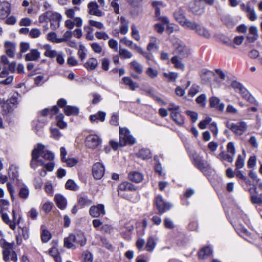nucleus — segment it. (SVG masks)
<instances>
[{
	"instance_id": "obj_32",
	"label": "nucleus",
	"mask_w": 262,
	"mask_h": 262,
	"mask_svg": "<svg viewBox=\"0 0 262 262\" xmlns=\"http://www.w3.org/2000/svg\"><path fill=\"white\" fill-rule=\"evenodd\" d=\"M246 11L248 13L247 16L251 21H255L257 18V16L256 14L254 8H251L249 5H247L246 9Z\"/></svg>"
},
{
	"instance_id": "obj_64",
	"label": "nucleus",
	"mask_w": 262,
	"mask_h": 262,
	"mask_svg": "<svg viewBox=\"0 0 262 262\" xmlns=\"http://www.w3.org/2000/svg\"><path fill=\"white\" fill-rule=\"evenodd\" d=\"M91 47L92 48L93 51L96 53L99 54L102 51V47L98 43H91Z\"/></svg>"
},
{
	"instance_id": "obj_5",
	"label": "nucleus",
	"mask_w": 262,
	"mask_h": 262,
	"mask_svg": "<svg viewBox=\"0 0 262 262\" xmlns=\"http://www.w3.org/2000/svg\"><path fill=\"white\" fill-rule=\"evenodd\" d=\"M155 203L160 214L169 210L172 206L170 204L165 202L161 196L156 198Z\"/></svg>"
},
{
	"instance_id": "obj_12",
	"label": "nucleus",
	"mask_w": 262,
	"mask_h": 262,
	"mask_svg": "<svg viewBox=\"0 0 262 262\" xmlns=\"http://www.w3.org/2000/svg\"><path fill=\"white\" fill-rule=\"evenodd\" d=\"M247 124L244 121H241L237 124H232L230 125L231 129L236 135H242L247 129Z\"/></svg>"
},
{
	"instance_id": "obj_60",
	"label": "nucleus",
	"mask_w": 262,
	"mask_h": 262,
	"mask_svg": "<svg viewBox=\"0 0 262 262\" xmlns=\"http://www.w3.org/2000/svg\"><path fill=\"white\" fill-rule=\"evenodd\" d=\"M146 73L150 78H154L158 76V72L157 70L150 67L146 70Z\"/></svg>"
},
{
	"instance_id": "obj_14",
	"label": "nucleus",
	"mask_w": 262,
	"mask_h": 262,
	"mask_svg": "<svg viewBox=\"0 0 262 262\" xmlns=\"http://www.w3.org/2000/svg\"><path fill=\"white\" fill-rule=\"evenodd\" d=\"M190 9L192 13L201 15L204 12V7L200 1H194L190 4Z\"/></svg>"
},
{
	"instance_id": "obj_11",
	"label": "nucleus",
	"mask_w": 262,
	"mask_h": 262,
	"mask_svg": "<svg viewBox=\"0 0 262 262\" xmlns=\"http://www.w3.org/2000/svg\"><path fill=\"white\" fill-rule=\"evenodd\" d=\"M61 15L56 12L51 13L49 19L51 23L50 27L52 30H56L59 27L61 19Z\"/></svg>"
},
{
	"instance_id": "obj_13",
	"label": "nucleus",
	"mask_w": 262,
	"mask_h": 262,
	"mask_svg": "<svg viewBox=\"0 0 262 262\" xmlns=\"http://www.w3.org/2000/svg\"><path fill=\"white\" fill-rule=\"evenodd\" d=\"M209 105L210 107L214 108L216 110L223 112L225 108V104L221 102L220 99L215 96L209 98Z\"/></svg>"
},
{
	"instance_id": "obj_22",
	"label": "nucleus",
	"mask_w": 262,
	"mask_h": 262,
	"mask_svg": "<svg viewBox=\"0 0 262 262\" xmlns=\"http://www.w3.org/2000/svg\"><path fill=\"white\" fill-rule=\"evenodd\" d=\"M158 39L155 36H150L149 37V41L147 46V50L148 51H151L154 50L159 49Z\"/></svg>"
},
{
	"instance_id": "obj_16",
	"label": "nucleus",
	"mask_w": 262,
	"mask_h": 262,
	"mask_svg": "<svg viewBox=\"0 0 262 262\" xmlns=\"http://www.w3.org/2000/svg\"><path fill=\"white\" fill-rule=\"evenodd\" d=\"M40 56V53L37 50L32 49L25 55V60L26 61H36L39 58Z\"/></svg>"
},
{
	"instance_id": "obj_41",
	"label": "nucleus",
	"mask_w": 262,
	"mask_h": 262,
	"mask_svg": "<svg viewBox=\"0 0 262 262\" xmlns=\"http://www.w3.org/2000/svg\"><path fill=\"white\" fill-rule=\"evenodd\" d=\"M235 229L238 234L245 238H246L247 236H249L250 235V233L247 229L242 226L236 227Z\"/></svg>"
},
{
	"instance_id": "obj_3",
	"label": "nucleus",
	"mask_w": 262,
	"mask_h": 262,
	"mask_svg": "<svg viewBox=\"0 0 262 262\" xmlns=\"http://www.w3.org/2000/svg\"><path fill=\"white\" fill-rule=\"evenodd\" d=\"M230 80H232L230 86H231L236 92L240 94L244 99L248 100L250 102H253L254 98L241 83L234 80L233 78L231 79L230 78Z\"/></svg>"
},
{
	"instance_id": "obj_4",
	"label": "nucleus",
	"mask_w": 262,
	"mask_h": 262,
	"mask_svg": "<svg viewBox=\"0 0 262 262\" xmlns=\"http://www.w3.org/2000/svg\"><path fill=\"white\" fill-rule=\"evenodd\" d=\"M119 137V144L122 146L127 144H134L136 142V139L130 134L128 129L125 127H120Z\"/></svg>"
},
{
	"instance_id": "obj_56",
	"label": "nucleus",
	"mask_w": 262,
	"mask_h": 262,
	"mask_svg": "<svg viewBox=\"0 0 262 262\" xmlns=\"http://www.w3.org/2000/svg\"><path fill=\"white\" fill-rule=\"evenodd\" d=\"M163 75L169 81H174L178 77V74L176 72H169L164 73Z\"/></svg>"
},
{
	"instance_id": "obj_24",
	"label": "nucleus",
	"mask_w": 262,
	"mask_h": 262,
	"mask_svg": "<svg viewBox=\"0 0 262 262\" xmlns=\"http://www.w3.org/2000/svg\"><path fill=\"white\" fill-rule=\"evenodd\" d=\"M83 66L88 71L94 70L98 66L97 60L95 58H91L84 63Z\"/></svg>"
},
{
	"instance_id": "obj_48",
	"label": "nucleus",
	"mask_w": 262,
	"mask_h": 262,
	"mask_svg": "<svg viewBox=\"0 0 262 262\" xmlns=\"http://www.w3.org/2000/svg\"><path fill=\"white\" fill-rule=\"evenodd\" d=\"M138 157L145 160L151 158L150 151L147 149H142L138 153Z\"/></svg>"
},
{
	"instance_id": "obj_47",
	"label": "nucleus",
	"mask_w": 262,
	"mask_h": 262,
	"mask_svg": "<svg viewBox=\"0 0 262 262\" xmlns=\"http://www.w3.org/2000/svg\"><path fill=\"white\" fill-rule=\"evenodd\" d=\"M119 55L124 59H129L133 57V54L125 49L120 48L119 49Z\"/></svg>"
},
{
	"instance_id": "obj_40",
	"label": "nucleus",
	"mask_w": 262,
	"mask_h": 262,
	"mask_svg": "<svg viewBox=\"0 0 262 262\" xmlns=\"http://www.w3.org/2000/svg\"><path fill=\"white\" fill-rule=\"evenodd\" d=\"M173 15L176 20L178 21L181 25L186 19L182 10H179L176 11Z\"/></svg>"
},
{
	"instance_id": "obj_44",
	"label": "nucleus",
	"mask_w": 262,
	"mask_h": 262,
	"mask_svg": "<svg viewBox=\"0 0 262 262\" xmlns=\"http://www.w3.org/2000/svg\"><path fill=\"white\" fill-rule=\"evenodd\" d=\"M242 117V114L234 106L230 105V120H236Z\"/></svg>"
},
{
	"instance_id": "obj_46",
	"label": "nucleus",
	"mask_w": 262,
	"mask_h": 262,
	"mask_svg": "<svg viewBox=\"0 0 262 262\" xmlns=\"http://www.w3.org/2000/svg\"><path fill=\"white\" fill-rule=\"evenodd\" d=\"M214 76H215V74L212 71H208L205 72L202 75V79L205 82H208Z\"/></svg>"
},
{
	"instance_id": "obj_42",
	"label": "nucleus",
	"mask_w": 262,
	"mask_h": 262,
	"mask_svg": "<svg viewBox=\"0 0 262 262\" xmlns=\"http://www.w3.org/2000/svg\"><path fill=\"white\" fill-rule=\"evenodd\" d=\"M197 25L198 24L195 22L190 21L186 18L181 26L185 29L194 30L197 27Z\"/></svg>"
},
{
	"instance_id": "obj_6",
	"label": "nucleus",
	"mask_w": 262,
	"mask_h": 262,
	"mask_svg": "<svg viewBox=\"0 0 262 262\" xmlns=\"http://www.w3.org/2000/svg\"><path fill=\"white\" fill-rule=\"evenodd\" d=\"M105 168L104 165L100 163H95L92 168V173L95 179L97 180L101 179L104 176Z\"/></svg>"
},
{
	"instance_id": "obj_49",
	"label": "nucleus",
	"mask_w": 262,
	"mask_h": 262,
	"mask_svg": "<svg viewBox=\"0 0 262 262\" xmlns=\"http://www.w3.org/2000/svg\"><path fill=\"white\" fill-rule=\"evenodd\" d=\"M65 114L68 115H77L79 112L78 108L75 106H67L64 107Z\"/></svg>"
},
{
	"instance_id": "obj_21",
	"label": "nucleus",
	"mask_w": 262,
	"mask_h": 262,
	"mask_svg": "<svg viewBox=\"0 0 262 262\" xmlns=\"http://www.w3.org/2000/svg\"><path fill=\"white\" fill-rule=\"evenodd\" d=\"M43 49L45 50L44 55L50 58L56 57L59 52L56 50L52 49L50 45L47 44L43 46Z\"/></svg>"
},
{
	"instance_id": "obj_63",
	"label": "nucleus",
	"mask_w": 262,
	"mask_h": 262,
	"mask_svg": "<svg viewBox=\"0 0 262 262\" xmlns=\"http://www.w3.org/2000/svg\"><path fill=\"white\" fill-rule=\"evenodd\" d=\"M250 198L253 204H262V194L259 196L256 195H251Z\"/></svg>"
},
{
	"instance_id": "obj_35",
	"label": "nucleus",
	"mask_w": 262,
	"mask_h": 262,
	"mask_svg": "<svg viewBox=\"0 0 262 262\" xmlns=\"http://www.w3.org/2000/svg\"><path fill=\"white\" fill-rule=\"evenodd\" d=\"M194 162L198 168L202 171H204V170L207 168L206 164L204 163V161L202 159V158L199 156H197L194 159Z\"/></svg>"
},
{
	"instance_id": "obj_39",
	"label": "nucleus",
	"mask_w": 262,
	"mask_h": 262,
	"mask_svg": "<svg viewBox=\"0 0 262 262\" xmlns=\"http://www.w3.org/2000/svg\"><path fill=\"white\" fill-rule=\"evenodd\" d=\"M49 254L54 257L56 262H62L61 258L59 255L58 249L55 247H52L49 252Z\"/></svg>"
},
{
	"instance_id": "obj_37",
	"label": "nucleus",
	"mask_w": 262,
	"mask_h": 262,
	"mask_svg": "<svg viewBox=\"0 0 262 262\" xmlns=\"http://www.w3.org/2000/svg\"><path fill=\"white\" fill-rule=\"evenodd\" d=\"M105 113L99 111L96 114L91 115L90 116V119L92 122L95 121L97 120H99L100 121L103 122L105 120Z\"/></svg>"
},
{
	"instance_id": "obj_45",
	"label": "nucleus",
	"mask_w": 262,
	"mask_h": 262,
	"mask_svg": "<svg viewBox=\"0 0 262 262\" xmlns=\"http://www.w3.org/2000/svg\"><path fill=\"white\" fill-rule=\"evenodd\" d=\"M80 8L78 7L75 6L71 8L66 9L65 10L64 14L67 17L69 18H74L76 11H79Z\"/></svg>"
},
{
	"instance_id": "obj_31",
	"label": "nucleus",
	"mask_w": 262,
	"mask_h": 262,
	"mask_svg": "<svg viewBox=\"0 0 262 262\" xmlns=\"http://www.w3.org/2000/svg\"><path fill=\"white\" fill-rule=\"evenodd\" d=\"M120 20L121 25L120 28V31L122 34L125 35L128 31V22L123 17L120 18Z\"/></svg>"
},
{
	"instance_id": "obj_19",
	"label": "nucleus",
	"mask_w": 262,
	"mask_h": 262,
	"mask_svg": "<svg viewBox=\"0 0 262 262\" xmlns=\"http://www.w3.org/2000/svg\"><path fill=\"white\" fill-rule=\"evenodd\" d=\"M194 31L200 36L204 37L206 38H209L211 37V34L209 31L205 28L202 27L198 24Z\"/></svg>"
},
{
	"instance_id": "obj_15",
	"label": "nucleus",
	"mask_w": 262,
	"mask_h": 262,
	"mask_svg": "<svg viewBox=\"0 0 262 262\" xmlns=\"http://www.w3.org/2000/svg\"><path fill=\"white\" fill-rule=\"evenodd\" d=\"M54 201L57 206L60 209H64L67 205L66 199L61 194H56L54 197Z\"/></svg>"
},
{
	"instance_id": "obj_61",
	"label": "nucleus",
	"mask_w": 262,
	"mask_h": 262,
	"mask_svg": "<svg viewBox=\"0 0 262 262\" xmlns=\"http://www.w3.org/2000/svg\"><path fill=\"white\" fill-rule=\"evenodd\" d=\"M51 238V234L50 232L47 230H43L41 233V239L43 242L47 243Z\"/></svg>"
},
{
	"instance_id": "obj_34",
	"label": "nucleus",
	"mask_w": 262,
	"mask_h": 262,
	"mask_svg": "<svg viewBox=\"0 0 262 262\" xmlns=\"http://www.w3.org/2000/svg\"><path fill=\"white\" fill-rule=\"evenodd\" d=\"M194 162L198 168L202 171H204V170L207 168L206 164L204 163V161L202 159V158L199 156H197L194 159Z\"/></svg>"
},
{
	"instance_id": "obj_20",
	"label": "nucleus",
	"mask_w": 262,
	"mask_h": 262,
	"mask_svg": "<svg viewBox=\"0 0 262 262\" xmlns=\"http://www.w3.org/2000/svg\"><path fill=\"white\" fill-rule=\"evenodd\" d=\"M182 59H181L179 57L174 55L171 58V62L174 64L176 69L183 71L185 70V66L184 63L182 61Z\"/></svg>"
},
{
	"instance_id": "obj_53",
	"label": "nucleus",
	"mask_w": 262,
	"mask_h": 262,
	"mask_svg": "<svg viewBox=\"0 0 262 262\" xmlns=\"http://www.w3.org/2000/svg\"><path fill=\"white\" fill-rule=\"evenodd\" d=\"M66 188L67 189L75 191L78 189V187L76 183L72 180H69L66 184Z\"/></svg>"
},
{
	"instance_id": "obj_26",
	"label": "nucleus",
	"mask_w": 262,
	"mask_h": 262,
	"mask_svg": "<svg viewBox=\"0 0 262 262\" xmlns=\"http://www.w3.org/2000/svg\"><path fill=\"white\" fill-rule=\"evenodd\" d=\"M129 179L135 183H140L143 180L142 174L137 171L131 172L128 174Z\"/></svg>"
},
{
	"instance_id": "obj_62",
	"label": "nucleus",
	"mask_w": 262,
	"mask_h": 262,
	"mask_svg": "<svg viewBox=\"0 0 262 262\" xmlns=\"http://www.w3.org/2000/svg\"><path fill=\"white\" fill-rule=\"evenodd\" d=\"M206 96L205 94H201L198 96L196 99V102L202 106L205 107L206 102Z\"/></svg>"
},
{
	"instance_id": "obj_18",
	"label": "nucleus",
	"mask_w": 262,
	"mask_h": 262,
	"mask_svg": "<svg viewBox=\"0 0 262 262\" xmlns=\"http://www.w3.org/2000/svg\"><path fill=\"white\" fill-rule=\"evenodd\" d=\"M212 252L213 251L210 247L206 246L200 250L198 253V255L199 258L204 259L210 256Z\"/></svg>"
},
{
	"instance_id": "obj_50",
	"label": "nucleus",
	"mask_w": 262,
	"mask_h": 262,
	"mask_svg": "<svg viewBox=\"0 0 262 262\" xmlns=\"http://www.w3.org/2000/svg\"><path fill=\"white\" fill-rule=\"evenodd\" d=\"M156 246V242L152 237H149L148 239L146 245V250L148 251H152Z\"/></svg>"
},
{
	"instance_id": "obj_9",
	"label": "nucleus",
	"mask_w": 262,
	"mask_h": 262,
	"mask_svg": "<svg viewBox=\"0 0 262 262\" xmlns=\"http://www.w3.org/2000/svg\"><path fill=\"white\" fill-rule=\"evenodd\" d=\"M89 213L93 217H98L104 215L105 213L104 206L103 204L94 205L90 207Z\"/></svg>"
},
{
	"instance_id": "obj_54",
	"label": "nucleus",
	"mask_w": 262,
	"mask_h": 262,
	"mask_svg": "<svg viewBox=\"0 0 262 262\" xmlns=\"http://www.w3.org/2000/svg\"><path fill=\"white\" fill-rule=\"evenodd\" d=\"M78 203L81 207H84L85 205L92 204L93 202L87 197L80 196L78 199Z\"/></svg>"
},
{
	"instance_id": "obj_2",
	"label": "nucleus",
	"mask_w": 262,
	"mask_h": 262,
	"mask_svg": "<svg viewBox=\"0 0 262 262\" xmlns=\"http://www.w3.org/2000/svg\"><path fill=\"white\" fill-rule=\"evenodd\" d=\"M172 46L174 48L173 54L181 59L188 58L190 54V48L179 38L172 40Z\"/></svg>"
},
{
	"instance_id": "obj_25",
	"label": "nucleus",
	"mask_w": 262,
	"mask_h": 262,
	"mask_svg": "<svg viewBox=\"0 0 262 262\" xmlns=\"http://www.w3.org/2000/svg\"><path fill=\"white\" fill-rule=\"evenodd\" d=\"M171 117L173 121L179 125H182L184 123L183 117L181 114L180 110L171 113Z\"/></svg>"
},
{
	"instance_id": "obj_59",
	"label": "nucleus",
	"mask_w": 262,
	"mask_h": 262,
	"mask_svg": "<svg viewBox=\"0 0 262 262\" xmlns=\"http://www.w3.org/2000/svg\"><path fill=\"white\" fill-rule=\"evenodd\" d=\"M45 189L46 192L50 195H53L54 193V189L51 182L48 181L46 182L45 186Z\"/></svg>"
},
{
	"instance_id": "obj_30",
	"label": "nucleus",
	"mask_w": 262,
	"mask_h": 262,
	"mask_svg": "<svg viewBox=\"0 0 262 262\" xmlns=\"http://www.w3.org/2000/svg\"><path fill=\"white\" fill-rule=\"evenodd\" d=\"M119 190L121 191H134L136 190L133 184L127 182H124L119 185Z\"/></svg>"
},
{
	"instance_id": "obj_33",
	"label": "nucleus",
	"mask_w": 262,
	"mask_h": 262,
	"mask_svg": "<svg viewBox=\"0 0 262 262\" xmlns=\"http://www.w3.org/2000/svg\"><path fill=\"white\" fill-rule=\"evenodd\" d=\"M29 189L26 185L20 187L18 193L19 196L23 199H27L29 195Z\"/></svg>"
},
{
	"instance_id": "obj_1",
	"label": "nucleus",
	"mask_w": 262,
	"mask_h": 262,
	"mask_svg": "<svg viewBox=\"0 0 262 262\" xmlns=\"http://www.w3.org/2000/svg\"><path fill=\"white\" fill-rule=\"evenodd\" d=\"M45 146L41 143H38L36 146L32 150L31 154V160L30 162V166L32 168L36 169L37 167V163L39 162L40 166L45 164L44 161L39 159V155L42 158L48 160H53L54 158L53 153L49 150H45Z\"/></svg>"
},
{
	"instance_id": "obj_27",
	"label": "nucleus",
	"mask_w": 262,
	"mask_h": 262,
	"mask_svg": "<svg viewBox=\"0 0 262 262\" xmlns=\"http://www.w3.org/2000/svg\"><path fill=\"white\" fill-rule=\"evenodd\" d=\"M76 237L74 235L70 234L68 237L65 238L64 239V246L68 248L74 249L75 246L74 245L73 243L75 242Z\"/></svg>"
},
{
	"instance_id": "obj_52",
	"label": "nucleus",
	"mask_w": 262,
	"mask_h": 262,
	"mask_svg": "<svg viewBox=\"0 0 262 262\" xmlns=\"http://www.w3.org/2000/svg\"><path fill=\"white\" fill-rule=\"evenodd\" d=\"M63 117L62 114H60L56 117L57 125L61 129H63L67 126V123L63 121Z\"/></svg>"
},
{
	"instance_id": "obj_51",
	"label": "nucleus",
	"mask_w": 262,
	"mask_h": 262,
	"mask_svg": "<svg viewBox=\"0 0 262 262\" xmlns=\"http://www.w3.org/2000/svg\"><path fill=\"white\" fill-rule=\"evenodd\" d=\"M58 111V108L57 106H53L52 109L50 111L48 108H45L43 110L41 113L43 116L47 115L49 112H50L51 117H53V115L57 113Z\"/></svg>"
},
{
	"instance_id": "obj_7",
	"label": "nucleus",
	"mask_w": 262,
	"mask_h": 262,
	"mask_svg": "<svg viewBox=\"0 0 262 262\" xmlns=\"http://www.w3.org/2000/svg\"><path fill=\"white\" fill-rule=\"evenodd\" d=\"M11 12V5L7 1H3L0 4V19H5Z\"/></svg>"
},
{
	"instance_id": "obj_28",
	"label": "nucleus",
	"mask_w": 262,
	"mask_h": 262,
	"mask_svg": "<svg viewBox=\"0 0 262 262\" xmlns=\"http://www.w3.org/2000/svg\"><path fill=\"white\" fill-rule=\"evenodd\" d=\"M0 214H1L2 219L3 222L6 224L9 225L10 228L12 230H15L16 228V225H15V223L14 222H12V221L10 220L8 214L4 212H2L0 213Z\"/></svg>"
},
{
	"instance_id": "obj_55",
	"label": "nucleus",
	"mask_w": 262,
	"mask_h": 262,
	"mask_svg": "<svg viewBox=\"0 0 262 262\" xmlns=\"http://www.w3.org/2000/svg\"><path fill=\"white\" fill-rule=\"evenodd\" d=\"M132 29V36L137 41H140V35L139 34V31L137 29V27L135 25H133L131 27Z\"/></svg>"
},
{
	"instance_id": "obj_8",
	"label": "nucleus",
	"mask_w": 262,
	"mask_h": 262,
	"mask_svg": "<svg viewBox=\"0 0 262 262\" xmlns=\"http://www.w3.org/2000/svg\"><path fill=\"white\" fill-rule=\"evenodd\" d=\"M101 143V139L97 135H91L85 139V145L90 148H95Z\"/></svg>"
},
{
	"instance_id": "obj_29",
	"label": "nucleus",
	"mask_w": 262,
	"mask_h": 262,
	"mask_svg": "<svg viewBox=\"0 0 262 262\" xmlns=\"http://www.w3.org/2000/svg\"><path fill=\"white\" fill-rule=\"evenodd\" d=\"M152 5L155 9L156 16L159 17L161 15L160 9L164 8L165 5L161 1H154L152 2Z\"/></svg>"
},
{
	"instance_id": "obj_38",
	"label": "nucleus",
	"mask_w": 262,
	"mask_h": 262,
	"mask_svg": "<svg viewBox=\"0 0 262 262\" xmlns=\"http://www.w3.org/2000/svg\"><path fill=\"white\" fill-rule=\"evenodd\" d=\"M131 68L138 74H141L143 72L142 66L137 60H133L130 63Z\"/></svg>"
},
{
	"instance_id": "obj_23",
	"label": "nucleus",
	"mask_w": 262,
	"mask_h": 262,
	"mask_svg": "<svg viewBox=\"0 0 262 262\" xmlns=\"http://www.w3.org/2000/svg\"><path fill=\"white\" fill-rule=\"evenodd\" d=\"M5 47L7 55L9 57L13 58L14 56L15 45L10 41H6L5 43Z\"/></svg>"
},
{
	"instance_id": "obj_17",
	"label": "nucleus",
	"mask_w": 262,
	"mask_h": 262,
	"mask_svg": "<svg viewBox=\"0 0 262 262\" xmlns=\"http://www.w3.org/2000/svg\"><path fill=\"white\" fill-rule=\"evenodd\" d=\"M123 83L128 86L129 89L132 91H135L139 88V84L134 82L129 77H124L122 79Z\"/></svg>"
},
{
	"instance_id": "obj_36",
	"label": "nucleus",
	"mask_w": 262,
	"mask_h": 262,
	"mask_svg": "<svg viewBox=\"0 0 262 262\" xmlns=\"http://www.w3.org/2000/svg\"><path fill=\"white\" fill-rule=\"evenodd\" d=\"M47 39L54 43H61L64 41V39L58 38L54 32H51L47 34Z\"/></svg>"
},
{
	"instance_id": "obj_43",
	"label": "nucleus",
	"mask_w": 262,
	"mask_h": 262,
	"mask_svg": "<svg viewBox=\"0 0 262 262\" xmlns=\"http://www.w3.org/2000/svg\"><path fill=\"white\" fill-rule=\"evenodd\" d=\"M2 108L4 114L7 115L9 113L12 112L14 110L13 106L10 104L8 101H6L2 105Z\"/></svg>"
},
{
	"instance_id": "obj_10",
	"label": "nucleus",
	"mask_w": 262,
	"mask_h": 262,
	"mask_svg": "<svg viewBox=\"0 0 262 262\" xmlns=\"http://www.w3.org/2000/svg\"><path fill=\"white\" fill-rule=\"evenodd\" d=\"M88 13L90 15L98 17L104 15V13L99 9V6L96 2H91L88 5Z\"/></svg>"
},
{
	"instance_id": "obj_57",
	"label": "nucleus",
	"mask_w": 262,
	"mask_h": 262,
	"mask_svg": "<svg viewBox=\"0 0 262 262\" xmlns=\"http://www.w3.org/2000/svg\"><path fill=\"white\" fill-rule=\"evenodd\" d=\"M13 245V243H7L5 239H2L0 241V245L3 250H12Z\"/></svg>"
},
{
	"instance_id": "obj_58",
	"label": "nucleus",
	"mask_w": 262,
	"mask_h": 262,
	"mask_svg": "<svg viewBox=\"0 0 262 262\" xmlns=\"http://www.w3.org/2000/svg\"><path fill=\"white\" fill-rule=\"evenodd\" d=\"M108 47L115 52L118 51V41L113 38L110 39L108 41Z\"/></svg>"
}]
</instances>
